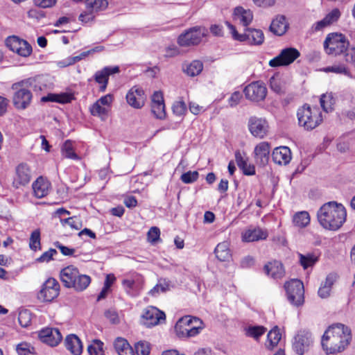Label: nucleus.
Segmentation results:
<instances>
[{
	"instance_id": "2eb2a0df",
	"label": "nucleus",
	"mask_w": 355,
	"mask_h": 355,
	"mask_svg": "<svg viewBox=\"0 0 355 355\" xmlns=\"http://www.w3.org/2000/svg\"><path fill=\"white\" fill-rule=\"evenodd\" d=\"M144 324L147 327L155 326L166 320L165 313L154 306H149L142 315Z\"/></svg>"
},
{
	"instance_id": "f704fd0d",
	"label": "nucleus",
	"mask_w": 355,
	"mask_h": 355,
	"mask_svg": "<svg viewBox=\"0 0 355 355\" xmlns=\"http://www.w3.org/2000/svg\"><path fill=\"white\" fill-rule=\"evenodd\" d=\"M203 69V64L200 60H193L183 67V71L188 76L194 77L199 75Z\"/></svg>"
},
{
	"instance_id": "4c0bfd02",
	"label": "nucleus",
	"mask_w": 355,
	"mask_h": 355,
	"mask_svg": "<svg viewBox=\"0 0 355 355\" xmlns=\"http://www.w3.org/2000/svg\"><path fill=\"white\" fill-rule=\"evenodd\" d=\"M320 106L322 110L326 112H329L333 110V105L335 101L331 93L323 94L320 98Z\"/></svg>"
},
{
	"instance_id": "9b49d317",
	"label": "nucleus",
	"mask_w": 355,
	"mask_h": 355,
	"mask_svg": "<svg viewBox=\"0 0 355 355\" xmlns=\"http://www.w3.org/2000/svg\"><path fill=\"white\" fill-rule=\"evenodd\" d=\"M313 344V338L311 332L306 330H300L295 336L293 342V349L299 355H303L309 351Z\"/></svg>"
},
{
	"instance_id": "4468645a",
	"label": "nucleus",
	"mask_w": 355,
	"mask_h": 355,
	"mask_svg": "<svg viewBox=\"0 0 355 355\" xmlns=\"http://www.w3.org/2000/svg\"><path fill=\"white\" fill-rule=\"evenodd\" d=\"M243 92L246 98L255 102L263 101L267 94V88L261 81L252 82L247 85Z\"/></svg>"
},
{
	"instance_id": "e2e57ef3",
	"label": "nucleus",
	"mask_w": 355,
	"mask_h": 355,
	"mask_svg": "<svg viewBox=\"0 0 355 355\" xmlns=\"http://www.w3.org/2000/svg\"><path fill=\"white\" fill-rule=\"evenodd\" d=\"M35 5L42 8H47L53 7L57 2V0H35Z\"/></svg>"
},
{
	"instance_id": "7c9ffc66",
	"label": "nucleus",
	"mask_w": 355,
	"mask_h": 355,
	"mask_svg": "<svg viewBox=\"0 0 355 355\" xmlns=\"http://www.w3.org/2000/svg\"><path fill=\"white\" fill-rule=\"evenodd\" d=\"M234 15L235 19L239 20L241 24L245 27L248 26L253 19L252 11L249 9H244L241 6L235 8Z\"/></svg>"
},
{
	"instance_id": "ea45409f",
	"label": "nucleus",
	"mask_w": 355,
	"mask_h": 355,
	"mask_svg": "<svg viewBox=\"0 0 355 355\" xmlns=\"http://www.w3.org/2000/svg\"><path fill=\"white\" fill-rule=\"evenodd\" d=\"M293 223L297 227H306L310 223V216L309 213L303 211L295 214L293 216Z\"/></svg>"
},
{
	"instance_id": "c03bdc74",
	"label": "nucleus",
	"mask_w": 355,
	"mask_h": 355,
	"mask_svg": "<svg viewBox=\"0 0 355 355\" xmlns=\"http://www.w3.org/2000/svg\"><path fill=\"white\" fill-rule=\"evenodd\" d=\"M323 71L327 73L331 72L337 74H344L345 76H349L350 73L349 69L344 64L327 67L323 69Z\"/></svg>"
},
{
	"instance_id": "b1692460",
	"label": "nucleus",
	"mask_w": 355,
	"mask_h": 355,
	"mask_svg": "<svg viewBox=\"0 0 355 355\" xmlns=\"http://www.w3.org/2000/svg\"><path fill=\"white\" fill-rule=\"evenodd\" d=\"M263 270L266 275L274 279H282L285 275L283 264L278 261H273L266 264Z\"/></svg>"
},
{
	"instance_id": "9d476101",
	"label": "nucleus",
	"mask_w": 355,
	"mask_h": 355,
	"mask_svg": "<svg viewBox=\"0 0 355 355\" xmlns=\"http://www.w3.org/2000/svg\"><path fill=\"white\" fill-rule=\"evenodd\" d=\"M300 55V51L293 47L282 49L279 54L269 61L272 67L288 66L292 64Z\"/></svg>"
},
{
	"instance_id": "0eeeda50",
	"label": "nucleus",
	"mask_w": 355,
	"mask_h": 355,
	"mask_svg": "<svg viewBox=\"0 0 355 355\" xmlns=\"http://www.w3.org/2000/svg\"><path fill=\"white\" fill-rule=\"evenodd\" d=\"M11 89L15 91L12 96L14 106L18 110H25L31 103L33 94L22 80L12 85Z\"/></svg>"
},
{
	"instance_id": "aec40b11",
	"label": "nucleus",
	"mask_w": 355,
	"mask_h": 355,
	"mask_svg": "<svg viewBox=\"0 0 355 355\" xmlns=\"http://www.w3.org/2000/svg\"><path fill=\"white\" fill-rule=\"evenodd\" d=\"M31 179V171L26 163H21L16 168V177L13 184L18 188L19 186L27 184Z\"/></svg>"
},
{
	"instance_id": "5fc2aeb1",
	"label": "nucleus",
	"mask_w": 355,
	"mask_h": 355,
	"mask_svg": "<svg viewBox=\"0 0 355 355\" xmlns=\"http://www.w3.org/2000/svg\"><path fill=\"white\" fill-rule=\"evenodd\" d=\"M61 223L63 225H68L72 229L76 230H80L82 226L80 220L76 216L69 217L66 219H61Z\"/></svg>"
},
{
	"instance_id": "0e129e2a",
	"label": "nucleus",
	"mask_w": 355,
	"mask_h": 355,
	"mask_svg": "<svg viewBox=\"0 0 355 355\" xmlns=\"http://www.w3.org/2000/svg\"><path fill=\"white\" fill-rule=\"evenodd\" d=\"M113 99H114L113 95L108 94H106V95L101 97L97 101V102L99 103L101 105H102L104 107H105V106L109 107L111 105L112 102L113 101Z\"/></svg>"
},
{
	"instance_id": "8fccbe9b",
	"label": "nucleus",
	"mask_w": 355,
	"mask_h": 355,
	"mask_svg": "<svg viewBox=\"0 0 355 355\" xmlns=\"http://www.w3.org/2000/svg\"><path fill=\"white\" fill-rule=\"evenodd\" d=\"M19 323L22 327H27L31 323V314L29 311L25 309L19 313Z\"/></svg>"
},
{
	"instance_id": "f3484780",
	"label": "nucleus",
	"mask_w": 355,
	"mask_h": 355,
	"mask_svg": "<svg viewBox=\"0 0 355 355\" xmlns=\"http://www.w3.org/2000/svg\"><path fill=\"white\" fill-rule=\"evenodd\" d=\"M119 71L120 69L118 66L105 67L101 70L97 71L94 76V78L100 85L99 92H104L108 84L109 76L119 73Z\"/></svg>"
},
{
	"instance_id": "473e14b6",
	"label": "nucleus",
	"mask_w": 355,
	"mask_h": 355,
	"mask_svg": "<svg viewBox=\"0 0 355 355\" xmlns=\"http://www.w3.org/2000/svg\"><path fill=\"white\" fill-rule=\"evenodd\" d=\"M216 258L220 261H228L231 258V254L227 242L220 243L214 250Z\"/></svg>"
},
{
	"instance_id": "a211bd4d",
	"label": "nucleus",
	"mask_w": 355,
	"mask_h": 355,
	"mask_svg": "<svg viewBox=\"0 0 355 355\" xmlns=\"http://www.w3.org/2000/svg\"><path fill=\"white\" fill-rule=\"evenodd\" d=\"M40 340L47 345L53 347L58 345L62 339V336L56 328H44L39 331Z\"/></svg>"
},
{
	"instance_id": "2f4dec72",
	"label": "nucleus",
	"mask_w": 355,
	"mask_h": 355,
	"mask_svg": "<svg viewBox=\"0 0 355 355\" xmlns=\"http://www.w3.org/2000/svg\"><path fill=\"white\" fill-rule=\"evenodd\" d=\"M73 98V95L68 93L49 94L47 96L42 97L41 101L42 102H56L64 104L70 103Z\"/></svg>"
},
{
	"instance_id": "3c124183",
	"label": "nucleus",
	"mask_w": 355,
	"mask_h": 355,
	"mask_svg": "<svg viewBox=\"0 0 355 355\" xmlns=\"http://www.w3.org/2000/svg\"><path fill=\"white\" fill-rule=\"evenodd\" d=\"M148 242L155 244L160 241V230L157 227H152L147 233Z\"/></svg>"
},
{
	"instance_id": "a878e982",
	"label": "nucleus",
	"mask_w": 355,
	"mask_h": 355,
	"mask_svg": "<svg viewBox=\"0 0 355 355\" xmlns=\"http://www.w3.org/2000/svg\"><path fill=\"white\" fill-rule=\"evenodd\" d=\"M64 343L66 348L73 355H80L82 354L83 344L81 340L77 336L74 334L67 336L65 339Z\"/></svg>"
},
{
	"instance_id": "39448f33",
	"label": "nucleus",
	"mask_w": 355,
	"mask_h": 355,
	"mask_svg": "<svg viewBox=\"0 0 355 355\" xmlns=\"http://www.w3.org/2000/svg\"><path fill=\"white\" fill-rule=\"evenodd\" d=\"M349 46V42L346 37L338 33H329L324 42V50L329 55L345 54Z\"/></svg>"
},
{
	"instance_id": "cd10ccee",
	"label": "nucleus",
	"mask_w": 355,
	"mask_h": 355,
	"mask_svg": "<svg viewBox=\"0 0 355 355\" xmlns=\"http://www.w3.org/2000/svg\"><path fill=\"white\" fill-rule=\"evenodd\" d=\"M288 28V24L286 22V17L283 15L277 16L272 21L270 26V31L279 36L284 35Z\"/></svg>"
},
{
	"instance_id": "f257e3e1",
	"label": "nucleus",
	"mask_w": 355,
	"mask_h": 355,
	"mask_svg": "<svg viewBox=\"0 0 355 355\" xmlns=\"http://www.w3.org/2000/svg\"><path fill=\"white\" fill-rule=\"evenodd\" d=\"M350 329L344 324L338 323L331 325L325 331L322 338V346L327 354L342 352L351 340Z\"/></svg>"
},
{
	"instance_id": "bf43d9fd",
	"label": "nucleus",
	"mask_w": 355,
	"mask_h": 355,
	"mask_svg": "<svg viewBox=\"0 0 355 355\" xmlns=\"http://www.w3.org/2000/svg\"><path fill=\"white\" fill-rule=\"evenodd\" d=\"M340 16V12L338 9L335 8L328 13L325 17V21L330 25L336 21Z\"/></svg>"
},
{
	"instance_id": "603ef678",
	"label": "nucleus",
	"mask_w": 355,
	"mask_h": 355,
	"mask_svg": "<svg viewBox=\"0 0 355 355\" xmlns=\"http://www.w3.org/2000/svg\"><path fill=\"white\" fill-rule=\"evenodd\" d=\"M199 173L198 171H188L184 173L181 177L180 180L185 184H191L196 181L198 178Z\"/></svg>"
},
{
	"instance_id": "e433bc0d",
	"label": "nucleus",
	"mask_w": 355,
	"mask_h": 355,
	"mask_svg": "<svg viewBox=\"0 0 355 355\" xmlns=\"http://www.w3.org/2000/svg\"><path fill=\"white\" fill-rule=\"evenodd\" d=\"M266 330L267 329L261 325H249L245 329V335L257 340Z\"/></svg>"
},
{
	"instance_id": "ddd939ff",
	"label": "nucleus",
	"mask_w": 355,
	"mask_h": 355,
	"mask_svg": "<svg viewBox=\"0 0 355 355\" xmlns=\"http://www.w3.org/2000/svg\"><path fill=\"white\" fill-rule=\"evenodd\" d=\"M6 45L10 51L23 57L30 55L33 51L31 46L26 40L15 35L8 37L6 40Z\"/></svg>"
},
{
	"instance_id": "a18cd8bd",
	"label": "nucleus",
	"mask_w": 355,
	"mask_h": 355,
	"mask_svg": "<svg viewBox=\"0 0 355 355\" xmlns=\"http://www.w3.org/2000/svg\"><path fill=\"white\" fill-rule=\"evenodd\" d=\"M169 290V283L166 279L159 280V283L156 284L150 291L149 294L152 296L156 297L160 293H165Z\"/></svg>"
},
{
	"instance_id": "13d9d810",
	"label": "nucleus",
	"mask_w": 355,
	"mask_h": 355,
	"mask_svg": "<svg viewBox=\"0 0 355 355\" xmlns=\"http://www.w3.org/2000/svg\"><path fill=\"white\" fill-rule=\"evenodd\" d=\"M344 57L345 61L355 68V46H349Z\"/></svg>"
},
{
	"instance_id": "09e8293b",
	"label": "nucleus",
	"mask_w": 355,
	"mask_h": 355,
	"mask_svg": "<svg viewBox=\"0 0 355 355\" xmlns=\"http://www.w3.org/2000/svg\"><path fill=\"white\" fill-rule=\"evenodd\" d=\"M135 355H149L150 345L146 341H139L135 345Z\"/></svg>"
},
{
	"instance_id": "dca6fc26",
	"label": "nucleus",
	"mask_w": 355,
	"mask_h": 355,
	"mask_svg": "<svg viewBox=\"0 0 355 355\" xmlns=\"http://www.w3.org/2000/svg\"><path fill=\"white\" fill-rule=\"evenodd\" d=\"M248 128L250 133L260 139L266 136L268 132V124L267 121L263 118L251 116L248 121Z\"/></svg>"
},
{
	"instance_id": "393cba45",
	"label": "nucleus",
	"mask_w": 355,
	"mask_h": 355,
	"mask_svg": "<svg viewBox=\"0 0 355 355\" xmlns=\"http://www.w3.org/2000/svg\"><path fill=\"white\" fill-rule=\"evenodd\" d=\"M268 233L260 227H250L242 234L243 241L245 242H254L264 240L267 238Z\"/></svg>"
},
{
	"instance_id": "6ab92c4d",
	"label": "nucleus",
	"mask_w": 355,
	"mask_h": 355,
	"mask_svg": "<svg viewBox=\"0 0 355 355\" xmlns=\"http://www.w3.org/2000/svg\"><path fill=\"white\" fill-rule=\"evenodd\" d=\"M128 103L134 108L139 109L144 105L146 96L141 88L132 87L126 94Z\"/></svg>"
},
{
	"instance_id": "72a5a7b5",
	"label": "nucleus",
	"mask_w": 355,
	"mask_h": 355,
	"mask_svg": "<svg viewBox=\"0 0 355 355\" xmlns=\"http://www.w3.org/2000/svg\"><path fill=\"white\" fill-rule=\"evenodd\" d=\"M281 338L282 335L279 332V329L276 326L268 332L266 347L269 349H273L278 345Z\"/></svg>"
},
{
	"instance_id": "de8ad7c7",
	"label": "nucleus",
	"mask_w": 355,
	"mask_h": 355,
	"mask_svg": "<svg viewBox=\"0 0 355 355\" xmlns=\"http://www.w3.org/2000/svg\"><path fill=\"white\" fill-rule=\"evenodd\" d=\"M152 112L159 119H164L166 117L164 103L151 104Z\"/></svg>"
},
{
	"instance_id": "c9c22d12",
	"label": "nucleus",
	"mask_w": 355,
	"mask_h": 355,
	"mask_svg": "<svg viewBox=\"0 0 355 355\" xmlns=\"http://www.w3.org/2000/svg\"><path fill=\"white\" fill-rule=\"evenodd\" d=\"M62 156L73 160L80 159L79 156L75 153L72 141L68 139L64 141L61 147Z\"/></svg>"
},
{
	"instance_id": "c756f323",
	"label": "nucleus",
	"mask_w": 355,
	"mask_h": 355,
	"mask_svg": "<svg viewBox=\"0 0 355 355\" xmlns=\"http://www.w3.org/2000/svg\"><path fill=\"white\" fill-rule=\"evenodd\" d=\"M235 160L239 168L245 175H253L255 174V167L252 164H248L247 159H245L239 150L235 152Z\"/></svg>"
},
{
	"instance_id": "1a4fd4ad",
	"label": "nucleus",
	"mask_w": 355,
	"mask_h": 355,
	"mask_svg": "<svg viewBox=\"0 0 355 355\" xmlns=\"http://www.w3.org/2000/svg\"><path fill=\"white\" fill-rule=\"evenodd\" d=\"M288 302L296 306L303 304L304 301V288L302 282L293 279L284 284Z\"/></svg>"
},
{
	"instance_id": "774afa93",
	"label": "nucleus",
	"mask_w": 355,
	"mask_h": 355,
	"mask_svg": "<svg viewBox=\"0 0 355 355\" xmlns=\"http://www.w3.org/2000/svg\"><path fill=\"white\" fill-rule=\"evenodd\" d=\"M270 85L271 89L277 94H281L283 92L280 83L273 77L270 79Z\"/></svg>"
},
{
	"instance_id": "7ed1b4c3",
	"label": "nucleus",
	"mask_w": 355,
	"mask_h": 355,
	"mask_svg": "<svg viewBox=\"0 0 355 355\" xmlns=\"http://www.w3.org/2000/svg\"><path fill=\"white\" fill-rule=\"evenodd\" d=\"M60 280L67 288H73L77 292L85 291L91 283L89 275L81 274L78 268L68 266L60 270Z\"/></svg>"
},
{
	"instance_id": "79ce46f5",
	"label": "nucleus",
	"mask_w": 355,
	"mask_h": 355,
	"mask_svg": "<svg viewBox=\"0 0 355 355\" xmlns=\"http://www.w3.org/2000/svg\"><path fill=\"white\" fill-rule=\"evenodd\" d=\"M29 248L33 251L41 250V233L40 229L32 232L29 239Z\"/></svg>"
},
{
	"instance_id": "5701e85b",
	"label": "nucleus",
	"mask_w": 355,
	"mask_h": 355,
	"mask_svg": "<svg viewBox=\"0 0 355 355\" xmlns=\"http://www.w3.org/2000/svg\"><path fill=\"white\" fill-rule=\"evenodd\" d=\"M272 158L276 164L286 165L291 159V150L287 146L275 148L272 153Z\"/></svg>"
},
{
	"instance_id": "864d4df0",
	"label": "nucleus",
	"mask_w": 355,
	"mask_h": 355,
	"mask_svg": "<svg viewBox=\"0 0 355 355\" xmlns=\"http://www.w3.org/2000/svg\"><path fill=\"white\" fill-rule=\"evenodd\" d=\"M34 348L27 343H21L17 346V352L19 355H33Z\"/></svg>"
},
{
	"instance_id": "c85d7f7f",
	"label": "nucleus",
	"mask_w": 355,
	"mask_h": 355,
	"mask_svg": "<svg viewBox=\"0 0 355 355\" xmlns=\"http://www.w3.org/2000/svg\"><path fill=\"white\" fill-rule=\"evenodd\" d=\"M114 348L119 355H135V351L127 340L118 337L113 343Z\"/></svg>"
},
{
	"instance_id": "bb28decb",
	"label": "nucleus",
	"mask_w": 355,
	"mask_h": 355,
	"mask_svg": "<svg viewBox=\"0 0 355 355\" xmlns=\"http://www.w3.org/2000/svg\"><path fill=\"white\" fill-rule=\"evenodd\" d=\"M22 82L26 85V87L28 89L31 91L33 90L36 93L42 92L46 88V85L44 82V78L41 76L28 78L22 80Z\"/></svg>"
},
{
	"instance_id": "423d86ee",
	"label": "nucleus",
	"mask_w": 355,
	"mask_h": 355,
	"mask_svg": "<svg viewBox=\"0 0 355 355\" xmlns=\"http://www.w3.org/2000/svg\"><path fill=\"white\" fill-rule=\"evenodd\" d=\"M208 31L203 26H193L181 33L178 38L180 46L188 47L198 45L203 37H206Z\"/></svg>"
},
{
	"instance_id": "338daca9",
	"label": "nucleus",
	"mask_w": 355,
	"mask_h": 355,
	"mask_svg": "<svg viewBox=\"0 0 355 355\" xmlns=\"http://www.w3.org/2000/svg\"><path fill=\"white\" fill-rule=\"evenodd\" d=\"M195 317H192L190 315H185L184 317H182L180 318L178 322L180 324H182L183 325H185L187 328H189L190 327H192V324H193V320Z\"/></svg>"
},
{
	"instance_id": "412c9836",
	"label": "nucleus",
	"mask_w": 355,
	"mask_h": 355,
	"mask_svg": "<svg viewBox=\"0 0 355 355\" xmlns=\"http://www.w3.org/2000/svg\"><path fill=\"white\" fill-rule=\"evenodd\" d=\"M270 147L268 142H261L254 148V159L257 164L266 166L269 160Z\"/></svg>"
},
{
	"instance_id": "6e6d98bb",
	"label": "nucleus",
	"mask_w": 355,
	"mask_h": 355,
	"mask_svg": "<svg viewBox=\"0 0 355 355\" xmlns=\"http://www.w3.org/2000/svg\"><path fill=\"white\" fill-rule=\"evenodd\" d=\"M172 110L174 114L177 116H182L186 112L187 106L183 101H175L173 104Z\"/></svg>"
},
{
	"instance_id": "69168bd1",
	"label": "nucleus",
	"mask_w": 355,
	"mask_h": 355,
	"mask_svg": "<svg viewBox=\"0 0 355 355\" xmlns=\"http://www.w3.org/2000/svg\"><path fill=\"white\" fill-rule=\"evenodd\" d=\"M105 316L110 320V321L113 323L116 324L119 322V317L116 312L114 310H107L105 312Z\"/></svg>"
},
{
	"instance_id": "f03ea898",
	"label": "nucleus",
	"mask_w": 355,
	"mask_h": 355,
	"mask_svg": "<svg viewBox=\"0 0 355 355\" xmlns=\"http://www.w3.org/2000/svg\"><path fill=\"white\" fill-rule=\"evenodd\" d=\"M320 225L328 230H339L346 220L347 211L345 207L336 201L324 203L317 212Z\"/></svg>"
},
{
	"instance_id": "58836bf2",
	"label": "nucleus",
	"mask_w": 355,
	"mask_h": 355,
	"mask_svg": "<svg viewBox=\"0 0 355 355\" xmlns=\"http://www.w3.org/2000/svg\"><path fill=\"white\" fill-rule=\"evenodd\" d=\"M103 346L104 343L101 340L94 339L92 343L87 346V352L89 355H105Z\"/></svg>"
},
{
	"instance_id": "4d7b16f0",
	"label": "nucleus",
	"mask_w": 355,
	"mask_h": 355,
	"mask_svg": "<svg viewBox=\"0 0 355 355\" xmlns=\"http://www.w3.org/2000/svg\"><path fill=\"white\" fill-rule=\"evenodd\" d=\"M58 252L56 250L50 248L48 251L44 252L40 257H38L36 260L37 262L44 263V262H49L53 260V257L54 255L57 254Z\"/></svg>"
},
{
	"instance_id": "052dcab7",
	"label": "nucleus",
	"mask_w": 355,
	"mask_h": 355,
	"mask_svg": "<svg viewBox=\"0 0 355 355\" xmlns=\"http://www.w3.org/2000/svg\"><path fill=\"white\" fill-rule=\"evenodd\" d=\"M188 331V328L182 324H180L178 322H176L175 325V331L176 336L182 339L187 338V331Z\"/></svg>"
},
{
	"instance_id": "37998d69",
	"label": "nucleus",
	"mask_w": 355,
	"mask_h": 355,
	"mask_svg": "<svg viewBox=\"0 0 355 355\" xmlns=\"http://www.w3.org/2000/svg\"><path fill=\"white\" fill-rule=\"evenodd\" d=\"M299 257L300 263L304 269L313 266L318 261V258L312 254H300Z\"/></svg>"
},
{
	"instance_id": "49530a36",
	"label": "nucleus",
	"mask_w": 355,
	"mask_h": 355,
	"mask_svg": "<svg viewBox=\"0 0 355 355\" xmlns=\"http://www.w3.org/2000/svg\"><path fill=\"white\" fill-rule=\"evenodd\" d=\"M90 112L93 116H99L103 119L107 116L108 110L106 107L103 106L96 101L91 106Z\"/></svg>"
},
{
	"instance_id": "f8f14e48",
	"label": "nucleus",
	"mask_w": 355,
	"mask_h": 355,
	"mask_svg": "<svg viewBox=\"0 0 355 355\" xmlns=\"http://www.w3.org/2000/svg\"><path fill=\"white\" fill-rule=\"evenodd\" d=\"M60 284L52 277L49 278L42 285L38 293V298L44 302H51L60 293Z\"/></svg>"
},
{
	"instance_id": "680f3d73",
	"label": "nucleus",
	"mask_w": 355,
	"mask_h": 355,
	"mask_svg": "<svg viewBox=\"0 0 355 355\" xmlns=\"http://www.w3.org/2000/svg\"><path fill=\"white\" fill-rule=\"evenodd\" d=\"M54 245L58 248L61 253L64 256H73V253L75 252V249L70 248L62 245L59 241H56L54 243Z\"/></svg>"
},
{
	"instance_id": "20e7f679",
	"label": "nucleus",
	"mask_w": 355,
	"mask_h": 355,
	"mask_svg": "<svg viewBox=\"0 0 355 355\" xmlns=\"http://www.w3.org/2000/svg\"><path fill=\"white\" fill-rule=\"evenodd\" d=\"M298 124L307 131L317 128L322 121V112L317 106L311 107L304 104L297 112Z\"/></svg>"
},
{
	"instance_id": "a19ab883",
	"label": "nucleus",
	"mask_w": 355,
	"mask_h": 355,
	"mask_svg": "<svg viewBox=\"0 0 355 355\" xmlns=\"http://www.w3.org/2000/svg\"><path fill=\"white\" fill-rule=\"evenodd\" d=\"M85 3L88 9L95 12L105 10L108 6L107 0H86Z\"/></svg>"
},
{
	"instance_id": "6e6552de",
	"label": "nucleus",
	"mask_w": 355,
	"mask_h": 355,
	"mask_svg": "<svg viewBox=\"0 0 355 355\" xmlns=\"http://www.w3.org/2000/svg\"><path fill=\"white\" fill-rule=\"evenodd\" d=\"M226 25L230 31L233 38L239 42H248L249 44L260 45L264 41V35L261 30L254 28H246L245 32L240 34L235 26L226 21Z\"/></svg>"
},
{
	"instance_id": "4be33fe9",
	"label": "nucleus",
	"mask_w": 355,
	"mask_h": 355,
	"mask_svg": "<svg viewBox=\"0 0 355 355\" xmlns=\"http://www.w3.org/2000/svg\"><path fill=\"white\" fill-rule=\"evenodd\" d=\"M32 187L35 196L42 198L48 195L51 184L48 180L40 176L33 183Z\"/></svg>"
}]
</instances>
